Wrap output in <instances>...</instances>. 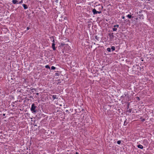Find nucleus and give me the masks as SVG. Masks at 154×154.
<instances>
[{"mask_svg":"<svg viewBox=\"0 0 154 154\" xmlns=\"http://www.w3.org/2000/svg\"><path fill=\"white\" fill-rule=\"evenodd\" d=\"M111 49L112 50V51H114L115 49V47L114 46H112L111 47Z\"/></svg>","mask_w":154,"mask_h":154,"instance_id":"9b49d317","label":"nucleus"},{"mask_svg":"<svg viewBox=\"0 0 154 154\" xmlns=\"http://www.w3.org/2000/svg\"><path fill=\"white\" fill-rule=\"evenodd\" d=\"M18 1L17 0H13L12 1V3L14 4H17L18 3Z\"/></svg>","mask_w":154,"mask_h":154,"instance_id":"423d86ee","label":"nucleus"},{"mask_svg":"<svg viewBox=\"0 0 154 154\" xmlns=\"http://www.w3.org/2000/svg\"><path fill=\"white\" fill-rule=\"evenodd\" d=\"M136 100H140V98L138 97H136Z\"/></svg>","mask_w":154,"mask_h":154,"instance_id":"6ab92c4d","label":"nucleus"},{"mask_svg":"<svg viewBox=\"0 0 154 154\" xmlns=\"http://www.w3.org/2000/svg\"><path fill=\"white\" fill-rule=\"evenodd\" d=\"M141 12L140 11H139V13H140Z\"/></svg>","mask_w":154,"mask_h":154,"instance_id":"f704fd0d","label":"nucleus"},{"mask_svg":"<svg viewBox=\"0 0 154 154\" xmlns=\"http://www.w3.org/2000/svg\"><path fill=\"white\" fill-rule=\"evenodd\" d=\"M113 27H114V28H116V25H114Z\"/></svg>","mask_w":154,"mask_h":154,"instance_id":"c85d7f7f","label":"nucleus"},{"mask_svg":"<svg viewBox=\"0 0 154 154\" xmlns=\"http://www.w3.org/2000/svg\"><path fill=\"white\" fill-rule=\"evenodd\" d=\"M145 119H142V122H144V121H145Z\"/></svg>","mask_w":154,"mask_h":154,"instance_id":"bb28decb","label":"nucleus"},{"mask_svg":"<svg viewBox=\"0 0 154 154\" xmlns=\"http://www.w3.org/2000/svg\"><path fill=\"white\" fill-rule=\"evenodd\" d=\"M56 75H58V73H56Z\"/></svg>","mask_w":154,"mask_h":154,"instance_id":"7c9ffc66","label":"nucleus"},{"mask_svg":"<svg viewBox=\"0 0 154 154\" xmlns=\"http://www.w3.org/2000/svg\"><path fill=\"white\" fill-rule=\"evenodd\" d=\"M52 42H53V43H55V40H54V39L53 40Z\"/></svg>","mask_w":154,"mask_h":154,"instance_id":"a878e982","label":"nucleus"},{"mask_svg":"<svg viewBox=\"0 0 154 154\" xmlns=\"http://www.w3.org/2000/svg\"><path fill=\"white\" fill-rule=\"evenodd\" d=\"M137 147L138 148L142 149H143V146L140 144L138 145L137 146Z\"/></svg>","mask_w":154,"mask_h":154,"instance_id":"39448f33","label":"nucleus"},{"mask_svg":"<svg viewBox=\"0 0 154 154\" xmlns=\"http://www.w3.org/2000/svg\"><path fill=\"white\" fill-rule=\"evenodd\" d=\"M126 96V95L125 94H124L122 96H121L120 97V98L121 99H124V97Z\"/></svg>","mask_w":154,"mask_h":154,"instance_id":"6e6552de","label":"nucleus"},{"mask_svg":"<svg viewBox=\"0 0 154 154\" xmlns=\"http://www.w3.org/2000/svg\"><path fill=\"white\" fill-rule=\"evenodd\" d=\"M45 68L47 69H50V66L48 65H47L45 66Z\"/></svg>","mask_w":154,"mask_h":154,"instance_id":"f8f14e48","label":"nucleus"},{"mask_svg":"<svg viewBox=\"0 0 154 154\" xmlns=\"http://www.w3.org/2000/svg\"><path fill=\"white\" fill-rule=\"evenodd\" d=\"M121 140H118L117 142V143L118 144H121Z\"/></svg>","mask_w":154,"mask_h":154,"instance_id":"f3484780","label":"nucleus"},{"mask_svg":"<svg viewBox=\"0 0 154 154\" xmlns=\"http://www.w3.org/2000/svg\"><path fill=\"white\" fill-rule=\"evenodd\" d=\"M5 114H3V116H5Z\"/></svg>","mask_w":154,"mask_h":154,"instance_id":"2f4dec72","label":"nucleus"},{"mask_svg":"<svg viewBox=\"0 0 154 154\" xmlns=\"http://www.w3.org/2000/svg\"><path fill=\"white\" fill-rule=\"evenodd\" d=\"M30 28L29 27H27L26 28V30H28Z\"/></svg>","mask_w":154,"mask_h":154,"instance_id":"412c9836","label":"nucleus"},{"mask_svg":"<svg viewBox=\"0 0 154 154\" xmlns=\"http://www.w3.org/2000/svg\"><path fill=\"white\" fill-rule=\"evenodd\" d=\"M56 97H57L56 95H52V98H53V100H54L55 99H57V98H56Z\"/></svg>","mask_w":154,"mask_h":154,"instance_id":"1a4fd4ad","label":"nucleus"},{"mask_svg":"<svg viewBox=\"0 0 154 154\" xmlns=\"http://www.w3.org/2000/svg\"><path fill=\"white\" fill-rule=\"evenodd\" d=\"M66 18V17H65V18H64V19H65Z\"/></svg>","mask_w":154,"mask_h":154,"instance_id":"c9c22d12","label":"nucleus"},{"mask_svg":"<svg viewBox=\"0 0 154 154\" xmlns=\"http://www.w3.org/2000/svg\"><path fill=\"white\" fill-rule=\"evenodd\" d=\"M113 33H109V35L110 38L112 39L114 38V36L113 35Z\"/></svg>","mask_w":154,"mask_h":154,"instance_id":"7ed1b4c3","label":"nucleus"},{"mask_svg":"<svg viewBox=\"0 0 154 154\" xmlns=\"http://www.w3.org/2000/svg\"><path fill=\"white\" fill-rule=\"evenodd\" d=\"M128 111L130 112H131V109H129L128 110Z\"/></svg>","mask_w":154,"mask_h":154,"instance_id":"4be33fe9","label":"nucleus"},{"mask_svg":"<svg viewBox=\"0 0 154 154\" xmlns=\"http://www.w3.org/2000/svg\"><path fill=\"white\" fill-rule=\"evenodd\" d=\"M37 102H35L33 103L31 106V107L30 108V110L32 112V113H36L37 112V109H36L37 105Z\"/></svg>","mask_w":154,"mask_h":154,"instance_id":"f257e3e1","label":"nucleus"},{"mask_svg":"<svg viewBox=\"0 0 154 154\" xmlns=\"http://www.w3.org/2000/svg\"><path fill=\"white\" fill-rule=\"evenodd\" d=\"M32 90H34L35 91V89L33 88L32 89Z\"/></svg>","mask_w":154,"mask_h":154,"instance_id":"c756f323","label":"nucleus"},{"mask_svg":"<svg viewBox=\"0 0 154 154\" xmlns=\"http://www.w3.org/2000/svg\"><path fill=\"white\" fill-rule=\"evenodd\" d=\"M139 16L140 17H140H143V14L139 15Z\"/></svg>","mask_w":154,"mask_h":154,"instance_id":"aec40b11","label":"nucleus"},{"mask_svg":"<svg viewBox=\"0 0 154 154\" xmlns=\"http://www.w3.org/2000/svg\"><path fill=\"white\" fill-rule=\"evenodd\" d=\"M116 26L118 28L119 27V25H116Z\"/></svg>","mask_w":154,"mask_h":154,"instance_id":"b1692460","label":"nucleus"},{"mask_svg":"<svg viewBox=\"0 0 154 154\" xmlns=\"http://www.w3.org/2000/svg\"><path fill=\"white\" fill-rule=\"evenodd\" d=\"M127 16V17H128L130 19L132 17V16L130 14H128Z\"/></svg>","mask_w":154,"mask_h":154,"instance_id":"9d476101","label":"nucleus"},{"mask_svg":"<svg viewBox=\"0 0 154 154\" xmlns=\"http://www.w3.org/2000/svg\"><path fill=\"white\" fill-rule=\"evenodd\" d=\"M113 31H115L117 30V28H113L112 29Z\"/></svg>","mask_w":154,"mask_h":154,"instance_id":"ddd939ff","label":"nucleus"},{"mask_svg":"<svg viewBox=\"0 0 154 154\" xmlns=\"http://www.w3.org/2000/svg\"><path fill=\"white\" fill-rule=\"evenodd\" d=\"M36 94L37 95H38L39 94V93H37Z\"/></svg>","mask_w":154,"mask_h":154,"instance_id":"72a5a7b5","label":"nucleus"},{"mask_svg":"<svg viewBox=\"0 0 154 154\" xmlns=\"http://www.w3.org/2000/svg\"><path fill=\"white\" fill-rule=\"evenodd\" d=\"M95 38L97 39V40L98 41L99 39V37H98L97 35H96L95 36Z\"/></svg>","mask_w":154,"mask_h":154,"instance_id":"4468645a","label":"nucleus"},{"mask_svg":"<svg viewBox=\"0 0 154 154\" xmlns=\"http://www.w3.org/2000/svg\"><path fill=\"white\" fill-rule=\"evenodd\" d=\"M23 2V1L22 0L21 1L19 2V3L20 4Z\"/></svg>","mask_w":154,"mask_h":154,"instance_id":"5701e85b","label":"nucleus"},{"mask_svg":"<svg viewBox=\"0 0 154 154\" xmlns=\"http://www.w3.org/2000/svg\"><path fill=\"white\" fill-rule=\"evenodd\" d=\"M92 12L94 14H100L101 13V11H97L95 8L93 9Z\"/></svg>","mask_w":154,"mask_h":154,"instance_id":"f03ea898","label":"nucleus"},{"mask_svg":"<svg viewBox=\"0 0 154 154\" xmlns=\"http://www.w3.org/2000/svg\"><path fill=\"white\" fill-rule=\"evenodd\" d=\"M122 18L123 19H125V17L124 16H122Z\"/></svg>","mask_w":154,"mask_h":154,"instance_id":"393cba45","label":"nucleus"},{"mask_svg":"<svg viewBox=\"0 0 154 154\" xmlns=\"http://www.w3.org/2000/svg\"><path fill=\"white\" fill-rule=\"evenodd\" d=\"M141 61H143V60H141Z\"/></svg>","mask_w":154,"mask_h":154,"instance_id":"e433bc0d","label":"nucleus"},{"mask_svg":"<svg viewBox=\"0 0 154 154\" xmlns=\"http://www.w3.org/2000/svg\"><path fill=\"white\" fill-rule=\"evenodd\" d=\"M75 154H79L77 152H76Z\"/></svg>","mask_w":154,"mask_h":154,"instance_id":"473e14b6","label":"nucleus"},{"mask_svg":"<svg viewBox=\"0 0 154 154\" xmlns=\"http://www.w3.org/2000/svg\"><path fill=\"white\" fill-rule=\"evenodd\" d=\"M55 2L57 3L58 2V0H56Z\"/></svg>","mask_w":154,"mask_h":154,"instance_id":"cd10ccee","label":"nucleus"},{"mask_svg":"<svg viewBox=\"0 0 154 154\" xmlns=\"http://www.w3.org/2000/svg\"><path fill=\"white\" fill-rule=\"evenodd\" d=\"M107 50L108 51V52H110L111 51V49L110 48H107Z\"/></svg>","mask_w":154,"mask_h":154,"instance_id":"2eb2a0df","label":"nucleus"},{"mask_svg":"<svg viewBox=\"0 0 154 154\" xmlns=\"http://www.w3.org/2000/svg\"><path fill=\"white\" fill-rule=\"evenodd\" d=\"M55 44L54 43H53L52 45V47L53 50H56V48L55 47Z\"/></svg>","mask_w":154,"mask_h":154,"instance_id":"20e7f679","label":"nucleus"},{"mask_svg":"<svg viewBox=\"0 0 154 154\" xmlns=\"http://www.w3.org/2000/svg\"><path fill=\"white\" fill-rule=\"evenodd\" d=\"M56 69V67L54 66H52L51 67V69L53 70H54Z\"/></svg>","mask_w":154,"mask_h":154,"instance_id":"dca6fc26","label":"nucleus"},{"mask_svg":"<svg viewBox=\"0 0 154 154\" xmlns=\"http://www.w3.org/2000/svg\"><path fill=\"white\" fill-rule=\"evenodd\" d=\"M65 45V44L63 43H61L60 44V46H63Z\"/></svg>","mask_w":154,"mask_h":154,"instance_id":"a211bd4d","label":"nucleus"},{"mask_svg":"<svg viewBox=\"0 0 154 154\" xmlns=\"http://www.w3.org/2000/svg\"><path fill=\"white\" fill-rule=\"evenodd\" d=\"M22 5L23 6V7L24 8V9H26L28 8V6L26 5L23 4Z\"/></svg>","mask_w":154,"mask_h":154,"instance_id":"0eeeda50","label":"nucleus"}]
</instances>
